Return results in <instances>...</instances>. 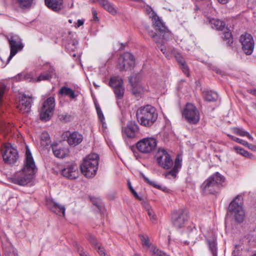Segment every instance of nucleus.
Wrapping results in <instances>:
<instances>
[{
	"label": "nucleus",
	"instance_id": "f257e3e1",
	"mask_svg": "<svg viewBox=\"0 0 256 256\" xmlns=\"http://www.w3.org/2000/svg\"><path fill=\"white\" fill-rule=\"evenodd\" d=\"M26 156L24 168L11 178L12 183L22 186H26L31 181L37 170L32 154L28 148L26 149Z\"/></svg>",
	"mask_w": 256,
	"mask_h": 256
},
{
	"label": "nucleus",
	"instance_id": "f03ea898",
	"mask_svg": "<svg viewBox=\"0 0 256 256\" xmlns=\"http://www.w3.org/2000/svg\"><path fill=\"white\" fill-rule=\"evenodd\" d=\"M136 116L138 122L140 125L149 128L156 122L158 114L154 107L146 105L138 109Z\"/></svg>",
	"mask_w": 256,
	"mask_h": 256
},
{
	"label": "nucleus",
	"instance_id": "7ed1b4c3",
	"mask_svg": "<svg viewBox=\"0 0 256 256\" xmlns=\"http://www.w3.org/2000/svg\"><path fill=\"white\" fill-rule=\"evenodd\" d=\"M226 181L224 176L216 172L209 176L202 183L201 188L206 194L216 192L220 187L224 186Z\"/></svg>",
	"mask_w": 256,
	"mask_h": 256
},
{
	"label": "nucleus",
	"instance_id": "20e7f679",
	"mask_svg": "<svg viewBox=\"0 0 256 256\" xmlns=\"http://www.w3.org/2000/svg\"><path fill=\"white\" fill-rule=\"evenodd\" d=\"M150 18H152L154 28L157 32L149 31L148 34L158 44V38H160L162 36V39H166L169 35V32L165 24L154 12H152Z\"/></svg>",
	"mask_w": 256,
	"mask_h": 256
},
{
	"label": "nucleus",
	"instance_id": "39448f33",
	"mask_svg": "<svg viewBox=\"0 0 256 256\" xmlns=\"http://www.w3.org/2000/svg\"><path fill=\"white\" fill-rule=\"evenodd\" d=\"M99 156L96 154L88 156L80 165L82 172L88 178L94 176L98 169Z\"/></svg>",
	"mask_w": 256,
	"mask_h": 256
},
{
	"label": "nucleus",
	"instance_id": "423d86ee",
	"mask_svg": "<svg viewBox=\"0 0 256 256\" xmlns=\"http://www.w3.org/2000/svg\"><path fill=\"white\" fill-rule=\"evenodd\" d=\"M243 196L238 195L230 203L228 211L234 216L236 220L239 223L242 222L244 218V212L242 208Z\"/></svg>",
	"mask_w": 256,
	"mask_h": 256
},
{
	"label": "nucleus",
	"instance_id": "0eeeda50",
	"mask_svg": "<svg viewBox=\"0 0 256 256\" xmlns=\"http://www.w3.org/2000/svg\"><path fill=\"white\" fill-rule=\"evenodd\" d=\"M157 145L156 140L152 137L144 138L136 144L137 149L142 153L148 154L154 151Z\"/></svg>",
	"mask_w": 256,
	"mask_h": 256
},
{
	"label": "nucleus",
	"instance_id": "6e6552de",
	"mask_svg": "<svg viewBox=\"0 0 256 256\" xmlns=\"http://www.w3.org/2000/svg\"><path fill=\"white\" fill-rule=\"evenodd\" d=\"M182 116L190 124H196L200 120V113L197 108L192 104H188L182 112Z\"/></svg>",
	"mask_w": 256,
	"mask_h": 256
},
{
	"label": "nucleus",
	"instance_id": "1a4fd4ad",
	"mask_svg": "<svg viewBox=\"0 0 256 256\" xmlns=\"http://www.w3.org/2000/svg\"><path fill=\"white\" fill-rule=\"evenodd\" d=\"M155 158L158 165L164 169L170 168L173 164V161L169 154L164 148H158Z\"/></svg>",
	"mask_w": 256,
	"mask_h": 256
},
{
	"label": "nucleus",
	"instance_id": "9d476101",
	"mask_svg": "<svg viewBox=\"0 0 256 256\" xmlns=\"http://www.w3.org/2000/svg\"><path fill=\"white\" fill-rule=\"evenodd\" d=\"M55 107V100L53 97H50L44 102L40 112V119L46 122L53 114Z\"/></svg>",
	"mask_w": 256,
	"mask_h": 256
},
{
	"label": "nucleus",
	"instance_id": "9b49d317",
	"mask_svg": "<svg viewBox=\"0 0 256 256\" xmlns=\"http://www.w3.org/2000/svg\"><path fill=\"white\" fill-rule=\"evenodd\" d=\"M134 64V56L130 53L125 52L118 59V68L120 71L127 70L133 67Z\"/></svg>",
	"mask_w": 256,
	"mask_h": 256
},
{
	"label": "nucleus",
	"instance_id": "f8f14e48",
	"mask_svg": "<svg viewBox=\"0 0 256 256\" xmlns=\"http://www.w3.org/2000/svg\"><path fill=\"white\" fill-rule=\"evenodd\" d=\"M8 38L10 48V54L8 58V62L18 51L22 49L24 45L22 42V40L17 35H10Z\"/></svg>",
	"mask_w": 256,
	"mask_h": 256
},
{
	"label": "nucleus",
	"instance_id": "ddd939ff",
	"mask_svg": "<svg viewBox=\"0 0 256 256\" xmlns=\"http://www.w3.org/2000/svg\"><path fill=\"white\" fill-rule=\"evenodd\" d=\"M2 151L3 160L6 164H14L18 158L17 150L9 144L4 146Z\"/></svg>",
	"mask_w": 256,
	"mask_h": 256
},
{
	"label": "nucleus",
	"instance_id": "4468645a",
	"mask_svg": "<svg viewBox=\"0 0 256 256\" xmlns=\"http://www.w3.org/2000/svg\"><path fill=\"white\" fill-rule=\"evenodd\" d=\"M240 42L242 46V50L247 55L252 54L254 48V42L251 34L245 33L240 37Z\"/></svg>",
	"mask_w": 256,
	"mask_h": 256
},
{
	"label": "nucleus",
	"instance_id": "2eb2a0df",
	"mask_svg": "<svg viewBox=\"0 0 256 256\" xmlns=\"http://www.w3.org/2000/svg\"><path fill=\"white\" fill-rule=\"evenodd\" d=\"M172 223L177 228H182L185 225L188 220L187 213L184 209H180L174 212L172 215Z\"/></svg>",
	"mask_w": 256,
	"mask_h": 256
},
{
	"label": "nucleus",
	"instance_id": "dca6fc26",
	"mask_svg": "<svg viewBox=\"0 0 256 256\" xmlns=\"http://www.w3.org/2000/svg\"><path fill=\"white\" fill-rule=\"evenodd\" d=\"M62 174L68 179H76L79 175L78 168L76 164H69L62 170Z\"/></svg>",
	"mask_w": 256,
	"mask_h": 256
},
{
	"label": "nucleus",
	"instance_id": "f3484780",
	"mask_svg": "<svg viewBox=\"0 0 256 256\" xmlns=\"http://www.w3.org/2000/svg\"><path fill=\"white\" fill-rule=\"evenodd\" d=\"M32 101L30 97L24 95L20 100L17 107L21 112L28 113L30 110Z\"/></svg>",
	"mask_w": 256,
	"mask_h": 256
},
{
	"label": "nucleus",
	"instance_id": "a211bd4d",
	"mask_svg": "<svg viewBox=\"0 0 256 256\" xmlns=\"http://www.w3.org/2000/svg\"><path fill=\"white\" fill-rule=\"evenodd\" d=\"M129 82L132 86V92L133 94H140L143 92V88L137 76H130L129 78Z\"/></svg>",
	"mask_w": 256,
	"mask_h": 256
},
{
	"label": "nucleus",
	"instance_id": "6ab92c4d",
	"mask_svg": "<svg viewBox=\"0 0 256 256\" xmlns=\"http://www.w3.org/2000/svg\"><path fill=\"white\" fill-rule=\"evenodd\" d=\"M82 140V136L77 132H69L67 135V142L70 146H76L81 143Z\"/></svg>",
	"mask_w": 256,
	"mask_h": 256
},
{
	"label": "nucleus",
	"instance_id": "aec40b11",
	"mask_svg": "<svg viewBox=\"0 0 256 256\" xmlns=\"http://www.w3.org/2000/svg\"><path fill=\"white\" fill-rule=\"evenodd\" d=\"M172 54L174 55L178 62L183 72L187 76H190L189 68L184 58L181 56L180 54L176 52L175 50H172Z\"/></svg>",
	"mask_w": 256,
	"mask_h": 256
},
{
	"label": "nucleus",
	"instance_id": "412c9836",
	"mask_svg": "<svg viewBox=\"0 0 256 256\" xmlns=\"http://www.w3.org/2000/svg\"><path fill=\"white\" fill-rule=\"evenodd\" d=\"M44 3L47 7L56 12L63 8V0H44Z\"/></svg>",
	"mask_w": 256,
	"mask_h": 256
},
{
	"label": "nucleus",
	"instance_id": "4be33fe9",
	"mask_svg": "<svg viewBox=\"0 0 256 256\" xmlns=\"http://www.w3.org/2000/svg\"><path fill=\"white\" fill-rule=\"evenodd\" d=\"M138 130V126L134 122H130L125 128V133L128 137L134 138Z\"/></svg>",
	"mask_w": 256,
	"mask_h": 256
},
{
	"label": "nucleus",
	"instance_id": "5701e85b",
	"mask_svg": "<svg viewBox=\"0 0 256 256\" xmlns=\"http://www.w3.org/2000/svg\"><path fill=\"white\" fill-rule=\"evenodd\" d=\"M50 208L52 211L56 214L64 216L65 214V208L64 206H62L58 203L52 202L50 204Z\"/></svg>",
	"mask_w": 256,
	"mask_h": 256
},
{
	"label": "nucleus",
	"instance_id": "b1692460",
	"mask_svg": "<svg viewBox=\"0 0 256 256\" xmlns=\"http://www.w3.org/2000/svg\"><path fill=\"white\" fill-rule=\"evenodd\" d=\"M52 152L54 155L58 158H63L66 155L67 150L61 148L60 146L56 144L52 146Z\"/></svg>",
	"mask_w": 256,
	"mask_h": 256
},
{
	"label": "nucleus",
	"instance_id": "393cba45",
	"mask_svg": "<svg viewBox=\"0 0 256 256\" xmlns=\"http://www.w3.org/2000/svg\"><path fill=\"white\" fill-rule=\"evenodd\" d=\"M109 86L112 87L113 90L118 87L124 86L123 80L122 78L119 76L112 77L110 80Z\"/></svg>",
	"mask_w": 256,
	"mask_h": 256
},
{
	"label": "nucleus",
	"instance_id": "a878e982",
	"mask_svg": "<svg viewBox=\"0 0 256 256\" xmlns=\"http://www.w3.org/2000/svg\"><path fill=\"white\" fill-rule=\"evenodd\" d=\"M202 94L204 100L208 102L216 101L218 98L217 93L212 90H204Z\"/></svg>",
	"mask_w": 256,
	"mask_h": 256
},
{
	"label": "nucleus",
	"instance_id": "bb28decb",
	"mask_svg": "<svg viewBox=\"0 0 256 256\" xmlns=\"http://www.w3.org/2000/svg\"><path fill=\"white\" fill-rule=\"evenodd\" d=\"M58 94L60 95L68 96L72 99H74L76 96L74 91L72 88L66 86H62L60 89Z\"/></svg>",
	"mask_w": 256,
	"mask_h": 256
},
{
	"label": "nucleus",
	"instance_id": "cd10ccee",
	"mask_svg": "<svg viewBox=\"0 0 256 256\" xmlns=\"http://www.w3.org/2000/svg\"><path fill=\"white\" fill-rule=\"evenodd\" d=\"M234 133L240 136H246L250 140L253 141V137L246 131L244 130L243 128H234L232 129Z\"/></svg>",
	"mask_w": 256,
	"mask_h": 256
},
{
	"label": "nucleus",
	"instance_id": "c85d7f7f",
	"mask_svg": "<svg viewBox=\"0 0 256 256\" xmlns=\"http://www.w3.org/2000/svg\"><path fill=\"white\" fill-rule=\"evenodd\" d=\"M50 140L49 134L46 132H43L40 136V144L46 147L50 144Z\"/></svg>",
	"mask_w": 256,
	"mask_h": 256
},
{
	"label": "nucleus",
	"instance_id": "c756f323",
	"mask_svg": "<svg viewBox=\"0 0 256 256\" xmlns=\"http://www.w3.org/2000/svg\"><path fill=\"white\" fill-rule=\"evenodd\" d=\"M234 149L238 154H239L246 158H250V159L254 158V156L252 154L248 152V151L240 146H235L234 147Z\"/></svg>",
	"mask_w": 256,
	"mask_h": 256
},
{
	"label": "nucleus",
	"instance_id": "7c9ffc66",
	"mask_svg": "<svg viewBox=\"0 0 256 256\" xmlns=\"http://www.w3.org/2000/svg\"><path fill=\"white\" fill-rule=\"evenodd\" d=\"M207 243L212 256H217V248L216 240L214 238L208 240Z\"/></svg>",
	"mask_w": 256,
	"mask_h": 256
},
{
	"label": "nucleus",
	"instance_id": "2f4dec72",
	"mask_svg": "<svg viewBox=\"0 0 256 256\" xmlns=\"http://www.w3.org/2000/svg\"><path fill=\"white\" fill-rule=\"evenodd\" d=\"M212 28L216 30H222L224 28L225 24L223 21L219 20L212 19L210 20Z\"/></svg>",
	"mask_w": 256,
	"mask_h": 256
},
{
	"label": "nucleus",
	"instance_id": "473e14b6",
	"mask_svg": "<svg viewBox=\"0 0 256 256\" xmlns=\"http://www.w3.org/2000/svg\"><path fill=\"white\" fill-rule=\"evenodd\" d=\"M222 38L224 41L226 42L228 46H230L233 42L232 34L229 31L222 32Z\"/></svg>",
	"mask_w": 256,
	"mask_h": 256
},
{
	"label": "nucleus",
	"instance_id": "72a5a7b5",
	"mask_svg": "<svg viewBox=\"0 0 256 256\" xmlns=\"http://www.w3.org/2000/svg\"><path fill=\"white\" fill-rule=\"evenodd\" d=\"M139 236L143 246L148 248L150 250L151 248L154 246L152 245L150 242L148 237L143 235H140Z\"/></svg>",
	"mask_w": 256,
	"mask_h": 256
},
{
	"label": "nucleus",
	"instance_id": "f704fd0d",
	"mask_svg": "<svg viewBox=\"0 0 256 256\" xmlns=\"http://www.w3.org/2000/svg\"><path fill=\"white\" fill-rule=\"evenodd\" d=\"M34 0H16L19 6L22 8H27L31 6Z\"/></svg>",
	"mask_w": 256,
	"mask_h": 256
},
{
	"label": "nucleus",
	"instance_id": "c9c22d12",
	"mask_svg": "<svg viewBox=\"0 0 256 256\" xmlns=\"http://www.w3.org/2000/svg\"><path fill=\"white\" fill-rule=\"evenodd\" d=\"M124 88L120 86L114 89V92L117 100H121L123 98L124 94Z\"/></svg>",
	"mask_w": 256,
	"mask_h": 256
},
{
	"label": "nucleus",
	"instance_id": "e433bc0d",
	"mask_svg": "<svg viewBox=\"0 0 256 256\" xmlns=\"http://www.w3.org/2000/svg\"><path fill=\"white\" fill-rule=\"evenodd\" d=\"M150 252L154 256H170L167 254L166 252L154 246L151 248Z\"/></svg>",
	"mask_w": 256,
	"mask_h": 256
},
{
	"label": "nucleus",
	"instance_id": "4c0bfd02",
	"mask_svg": "<svg viewBox=\"0 0 256 256\" xmlns=\"http://www.w3.org/2000/svg\"><path fill=\"white\" fill-rule=\"evenodd\" d=\"M145 210L148 212V214L151 220H156V216L152 208L150 206L149 204L146 203L144 205Z\"/></svg>",
	"mask_w": 256,
	"mask_h": 256
},
{
	"label": "nucleus",
	"instance_id": "58836bf2",
	"mask_svg": "<svg viewBox=\"0 0 256 256\" xmlns=\"http://www.w3.org/2000/svg\"><path fill=\"white\" fill-rule=\"evenodd\" d=\"M104 8L112 15H115L117 13V10L110 2H108V4L105 6Z\"/></svg>",
	"mask_w": 256,
	"mask_h": 256
},
{
	"label": "nucleus",
	"instance_id": "ea45409f",
	"mask_svg": "<svg viewBox=\"0 0 256 256\" xmlns=\"http://www.w3.org/2000/svg\"><path fill=\"white\" fill-rule=\"evenodd\" d=\"M104 8L112 15H115L117 13V10L110 2H108V4L105 6Z\"/></svg>",
	"mask_w": 256,
	"mask_h": 256
},
{
	"label": "nucleus",
	"instance_id": "a19ab883",
	"mask_svg": "<svg viewBox=\"0 0 256 256\" xmlns=\"http://www.w3.org/2000/svg\"><path fill=\"white\" fill-rule=\"evenodd\" d=\"M50 79V76L46 73H42L36 79L34 80V82H40L41 80H46Z\"/></svg>",
	"mask_w": 256,
	"mask_h": 256
},
{
	"label": "nucleus",
	"instance_id": "79ce46f5",
	"mask_svg": "<svg viewBox=\"0 0 256 256\" xmlns=\"http://www.w3.org/2000/svg\"><path fill=\"white\" fill-rule=\"evenodd\" d=\"M95 248L97 250V252L100 256H110L106 252L104 248H102L100 246H98Z\"/></svg>",
	"mask_w": 256,
	"mask_h": 256
},
{
	"label": "nucleus",
	"instance_id": "37998d69",
	"mask_svg": "<svg viewBox=\"0 0 256 256\" xmlns=\"http://www.w3.org/2000/svg\"><path fill=\"white\" fill-rule=\"evenodd\" d=\"M141 176H142V178H144V180H145V181L146 182H147L151 186H154V188H156L158 189L160 188V186L158 185V184H154V182H152V181H150L148 178H146V176H145L142 174H140Z\"/></svg>",
	"mask_w": 256,
	"mask_h": 256
},
{
	"label": "nucleus",
	"instance_id": "c03bdc74",
	"mask_svg": "<svg viewBox=\"0 0 256 256\" xmlns=\"http://www.w3.org/2000/svg\"><path fill=\"white\" fill-rule=\"evenodd\" d=\"M177 172L178 170H176V168H173L171 170L166 173L165 176L166 178H168L169 176L170 175L172 176L175 178L176 176Z\"/></svg>",
	"mask_w": 256,
	"mask_h": 256
},
{
	"label": "nucleus",
	"instance_id": "a18cd8bd",
	"mask_svg": "<svg viewBox=\"0 0 256 256\" xmlns=\"http://www.w3.org/2000/svg\"><path fill=\"white\" fill-rule=\"evenodd\" d=\"M128 188H129V189L130 190V192H132V193L133 194V195L138 200H142V198H140L138 194L136 193V192L134 190V189L132 188V185L130 184V182H128Z\"/></svg>",
	"mask_w": 256,
	"mask_h": 256
},
{
	"label": "nucleus",
	"instance_id": "49530a36",
	"mask_svg": "<svg viewBox=\"0 0 256 256\" xmlns=\"http://www.w3.org/2000/svg\"><path fill=\"white\" fill-rule=\"evenodd\" d=\"M88 239L89 242L92 245H94L95 246V248L98 246V243H97V240H96V238H95V237L94 236L90 235L88 236Z\"/></svg>",
	"mask_w": 256,
	"mask_h": 256
},
{
	"label": "nucleus",
	"instance_id": "de8ad7c7",
	"mask_svg": "<svg viewBox=\"0 0 256 256\" xmlns=\"http://www.w3.org/2000/svg\"><path fill=\"white\" fill-rule=\"evenodd\" d=\"M96 109L99 119L100 120L101 122H103L104 118L102 111L99 107L96 106Z\"/></svg>",
	"mask_w": 256,
	"mask_h": 256
},
{
	"label": "nucleus",
	"instance_id": "09e8293b",
	"mask_svg": "<svg viewBox=\"0 0 256 256\" xmlns=\"http://www.w3.org/2000/svg\"><path fill=\"white\" fill-rule=\"evenodd\" d=\"M92 202L100 210H101L102 208V206L100 202V200H93Z\"/></svg>",
	"mask_w": 256,
	"mask_h": 256
},
{
	"label": "nucleus",
	"instance_id": "8fccbe9b",
	"mask_svg": "<svg viewBox=\"0 0 256 256\" xmlns=\"http://www.w3.org/2000/svg\"><path fill=\"white\" fill-rule=\"evenodd\" d=\"M234 142H236L241 144H242L243 146H245V145H247L248 144V142L243 140H242V139H240L238 138H236V137L235 139H234Z\"/></svg>",
	"mask_w": 256,
	"mask_h": 256
},
{
	"label": "nucleus",
	"instance_id": "3c124183",
	"mask_svg": "<svg viewBox=\"0 0 256 256\" xmlns=\"http://www.w3.org/2000/svg\"><path fill=\"white\" fill-rule=\"evenodd\" d=\"M180 161L178 158H176L174 162V168L178 170L180 167Z\"/></svg>",
	"mask_w": 256,
	"mask_h": 256
},
{
	"label": "nucleus",
	"instance_id": "603ef678",
	"mask_svg": "<svg viewBox=\"0 0 256 256\" xmlns=\"http://www.w3.org/2000/svg\"><path fill=\"white\" fill-rule=\"evenodd\" d=\"M48 74H50V78H52V76L54 75L55 74V70L52 67H50L48 70V72H46Z\"/></svg>",
	"mask_w": 256,
	"mask_h": 256
},
{
	"label": "nucleus",
	"instance_id": "864d4df0",
	"mask_svg": "<svg viewBox=\"0 0 256 256\" xmlns=\"http://www.w3.org/2000/svg\"><path fill=\"white\" fill-rule=\"evenodd\" d=\"M100 3V4L103 7H105L106 5L109 2L107 0H96Z\"/></svg>",
	"mask_w": 256,
	"mask_h": 256
},
{
	"label": "nucleus",
	"instance_id": "5fc2aeb1",
	"mask_svg": "<svg viewBox=\"0 0 256 256\" xmlns=\"http://www.w3.org/2000/svg\"><path fill=\"white\" fill-rule=\"evenodd\" d=\"M160 49L162 51V52L166 55V56L168 57V56L167 54V53L166 52V48L162 45L161 44L160 46H158Z\"/></svg>",
	"mask_w": 256,
	"mask_h": 256
},
{
	"label": "nucleus",
	"instance_id": "6e6d98bb",
	"mask_svg": "<svg viewBox=\"0 0 256 256\" xmlns=\"http://www.w3.org/2000/svg\"><path fill=\"white\" fill-rule=\"evenodd\" d=\"M244 146L248 147L249 149H250L253 151L256 150V146L252 144H250L248 142V144L245 145Z\"/></svg>",
	"mask_w": 256,
	"mask_h": 256
},
{
	"label": "nucleus",
	"instance_id": "4d7b16f0",
	"mask_svg": "<svg viewBox=\"0 0 256 256\" xmlns=\"http://www.w3.org/2000/svg\"><path fill=\"white\" fill-rule=\"evenodd\" d=\"M72 44V45L74 46V48H72V50H74V49L75 48V46L78 44V42L76 40H73L72 42H69L67 46V48H68L70 46V44Z\"/></svg>",
	"mask_w": 256,
	"mask_h": 256
},
{
	"label": "nucleus",
	"instance_id": "13d9d810",
	"mask_svg": "<svg viewBox=\"0 0 256 256\" xmlns=\"http://www.w3.org/2000/svg\"><path fill=\"white\" fill-rule=\"evenodd\" d=\"M92 14L93 15L94 20H98V18L97 16V12L94 8H92Z\"/></svg>",
	"mask_w": 256,
	"mask_h": 256
},
{
	"label": "nucleus",
	"instance_id": "bf43d9fd",
	"mask_svg": "<svg viewBox=\"0 0 256 256\" xmlns=\"http://www.w3.org/2000/svg\"><path fill=\"white\" fill-rule=\"evenodd\" d=\"M84 23V20H78L77 23L76 24V28H78V27H80V26H81L83 25Z\"/></svg>",
	"mask_w": 256,
	"mask_h": 256
},
{
	"label": "nucleus",
	"instance_id": "052dcab7",
	"mask_svg": "<svg viewBox=\"0 0 256 256\" xmlns=\"http://www.w3.org/2000/svg\"><path fill=\"white\" fill-rule=\"evenodd\" d=\"M78 251L80 256H88L82 249L80 250V248H78Z\"/></svg>",
	"mask_w": 256,
	"mask_h": 256
},
{
	"label": "nucleus",
	"instance_id": "680f3d73",
	"mask_svg": "<svg viewBox=\"0 0 256 256\" xmlns=\"http://www.w3.org/2000/svg\"><path fill=\"white\" fill-rule=\"evenodd\" d=\"M146 11L148 12V13H149V14H150V16H152V12H154L152 9V8L150 7H149V6H148L146 8Z\"/></svg>",
	"mask_w": 256,
	"mask_h": 256
},
{
	"label": "nucleus",
	"instance_id": "e2e57ef3",
	"mask_svg": "<svg viewBox=\"0 0 256 256\" xmlns=\"http://www.w3.org/2000/svg\"><path fill=\"white\" fill-rule=\"evenodd\" d=\"M238 254V250H234L232 252V256H237Z\"/></svg>",
	"mask_w": 256,
	"mask_h": 256
},
{
	"label": "nucleus",
	"instance_id": "0e129e2a",
	"mask_svg": "<svg viewBox=\"0 0 256 256\" xmlns=\"http://www.w3.org/2000/svg\"><path fill=\"white\" fill-rule=\"evenodd\" d=\"M218 1L221 4H226L228 0H218Z\"/></svg>",
	"mask_w": 256,
	"mask_h": 256
},
{
	"label": "nucleus",
	"instance_id": "69168bd1",
	"mask_svg": "<svg viewBox=\"0 0 256 256\" xmlns=\"http://www.w3.org/2000/svg\"><path fill=\"white\" fill-rule=\"evenodd\" d=\"M228 137H229V138H230L232 140H234V139H235V138H236V136H233L230 135V134H228Z\"/></svg>",
	"mask_w": 256,
	"mask_h": 256
},
{
	"label": "nucleus",
	"instance_id": "338daca9",
	"mask_svg": "<svg viewBox=\"0 0 256 256\" xmlns=\"http://www.w3.org/2000/svg\"><path fill=\"white\" fill-rule=\"evenodd\" d=\"M250 93L256 96V90H252Z\"/></svg>",
	"mask_w": 256,
	"mask_h": 256
},
{
	"label": "nucleus",
	"instance_id": "774afa93",
	"mask_svg": "<svg viewBox=\"0 0 256 256\" xmlns=\"http://www.w3.org/2000/svg\"><path fill=\"white\" fill-rule=\"evenodd\" d=\"M8 256H16L15 254L14 253H10Z\"/></svg>",
	"mask_w": 256,
	"mask_h": 256
}]
</instances>
